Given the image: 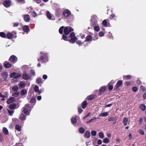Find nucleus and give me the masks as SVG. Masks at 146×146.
I'll list each match as a JSON object with an SVG mask.
<instances>
[{"mask_svg":"<svg viewBox=\"0 0 146 146\" xmlns=\"http://www.w3.org/2000/svg\"><path fill=\"white\" fill-rule=\"evenodd\" d=\"M40 58L38 60V61L44 62H47L48 61V54L41 52H40Z\"/></svg>","mask_w":146,"mask_h":146,"instance_id":"nucleus-1","label":"nucleus"},{"mask_svg":"<svg viewBox=\"0 0 146 146\" xmlns=\"http://www.w3.org/2000/svg\"><path fill=\"white\" fill-rule=\"evenodd\" d=\"M13 33L15 34V33L14 32H12V33H7L6 35L7 38L9 39H11L13 36Z\"/></svg>","mask_w":146,"mask_h":146,"instance_id":"nucleus-26","label":"nucleus"},{"mask_svg":"<svg viewBox=\"0 0 146 146\" xmlns=\"http://www.w3.org/2000/svg\"><path fill=\"white\" fill-rule=\"evenodd\" d=\"M87 103L86 101H84L82 104V107L83 109H84L86 107Z\"/></svg>","mask_w":146,"mask_h":146,"instance_id":"nucleus-33","label":"nucleus"},{"mask_svg":"<svg viewBox=\"0 0 146 146\" xmlns=\"http://www.w3.org/2000/svg\"><path fill=\"white\" fill-rule=\"evenodd\" d=\"M99 137L101 139H102L104 138V135L102 132H100L99 133Z\"/></svg>","mask_w":146,"mask_h":146,"instance_id":"nucleus-44","label":"nucleus"},{"mask_svg":"<svg viewBox=\"0 0 146 146\" xmlns=\"http://www.w3.org/2000/svg\"><path fill=\"white\" fill-rule=\"evenodd\" d=\"M16 107V105L15 103L11 104L9 107V108L11 110L14 109Z\"/></svg>","mask_w":146,"mask_h":146,"instance_id":"nucleus-24","label":"nucleus"},{"mask_svg":"<svg viewBox=\"0 0 146 146\" xmlns=\"http://www.w3.org/2000/svg\"><path fill=\"white\" fill-rule=\"evenodd\" d=\"M79 131L80 133H83L85 131V129L83 127H81L79 129Z\"/></svg>","mask_w":146,"mask_h":146,"instance_id":"nucleus-45","label":"nucleus"},{"mask_svg":"<svg viewBox=\"0 0 146 146\" xmlns=\"http://www.w3.org/2000/svg\"><path fill=\"white\" fill-rule=\"evenodd\" d=\"M102 24L104 26H107V22L106 21V20H104L102 22Z\"/></svg>","mask_w":146,"mask_h":146,"instance_id":"nucleus-55","label":"nucleus"},{"mask_svg":"<svg viewBox=\"0 0 146 146\" xmlns=\"http://www.w3.org/2000/svg\"><path fill=\"white\" fill-rule=\"evenodd\" d=\"M46 14L47 17L49 19L53 20H55V19L54 17H52L51 14L50 13L49 11H47L46 13Z\"/></svg>","mask_w":146,"mask_h":146,"instance_id":"nucleus-13","label":"nucleus"},{"mask_svg":"<svg viewBox=\"0 0 146 146\" xmlns=\"http://www.w3.org/2000/svg\"><path fill=\"white\" fill-rule=\"evenodd\" d=\"M110 17L111 19H114L115 20H116L117 17L115 16V15L112 14L110 15Z\"/></svg>","mask_w":146,"mask_h":146,"instance_id":"nucleus-46","label":"nucleus"},{"mask_svg":"<svg viewBox=\"0 0 146 146\" xmlns=\"http://www.w3.org/2000/svg\"><path fill=\"white\" fill-rule=\"evenodd\" d=\"M19 23L18 22H15L13 23V27H17L19 25Z\"/></svg>","mask_w":146,"mask_h":146,"instance_id":"nucleus-62","label":"nucleus"},{"mask_svg":"<svg viewBox=\"0 0 146 146\" xmlns=\"http://www.w3.org/2000/svg\"><path fill=\"white\" fill-rule=\"evenodd\" d=\"M140 88L143 92H145L146 91V88L144 86H141L140 87Z\"/></svg>","mask_w":146,"mask_h":146,"instance_id":"nucleus-52","label":"nucleus"},{"mask_svg":"<svg viewBox=\"0 0 146 146\" xmlns=\"http://www.w3.org/2000/svg\"><path fill=\"white\" fill-rule=\"evenodd\" d=\"M64 28V27L62 26L59 29V32L60 34H62L63 32V30Z\"/></svg>","mask_w":146,"mask_h":146,"instance_id":"nucleus-48","label":"nucleus"},{"mask_svg":"<svg viewBox=\"0 0 146 146\" xmlns=\"http://www.w3.org/2000/svg\"><path fill=\"white\" fill-rule=\"evenodd\" d=\"M32 15L34 17H35L37 16V14L34 11L32 12Z\"/></svg>","mask_w":146,"mask_h":146,"instance_id":"nucleus-58","label":"nucleus"},{"mask_svg":"<svg viewBox=\"0 0 146 146\" xmlns=\"http://www.w3.org/2000/svg\"><path fill=\"white\" fill-rule=\"evenodd\" d=\"M42 79L39 77L37 78L36 80V83L38 84L41 83L42 82Z\"/></svg>","mask_w":146,"mask_h":146,"instance_id":"nucleus-34","label":"nucleus"},{"mask_svg":"<svg viewBox=\"0 0 146 146\" xmlns=\"http://www.w3.org/2000/svg\"><path fill=\"white\" fill-rule=\"evenodd\" d=\"M96 97V96L94 94H92L88 96L87 98L89 100H91L94 99Z\"/></svg>","mask_w":146,"mask_h":146,"instance_id":"nucleus-21","label":"nucleus"},{"mask_svg":"<svg viewBox=\"0 0 146 146\" xmlns=\"http://www.w3.org/2000/svg\"><path fill=\"white\" fill-rule=\"evenodd\" d=\"M132 90L134 92H136L138 90V89L136 87H133L132 88Z\"/></svg>","mask_w":146,"mask_h":146,"instance_id":"nucleus-59","label":"nucleus"},{"mask_svg":"<svg viewBox=\"0 0 146 146\" xmlns=\"http://www.w3.org/2000/svg\"><path fill=\"white\" fill-rule=\"evenodd\" d=\"M15 100V98L13 97H11L7 101V103L8 104H10L14 101Z\"/></svg>","mask_w":146,"mask_h":146,"instance_id":"nucleus-22","label":"nucleus"},{"mask_svg":"<svg viewBox=\"0 0 146 146\" xmlns=\"http://www.w3.org/2000/svg\"><path fill=\"white\" fill-rule=\"evenodd\" d=\"M22 69L23 70V71L25 70L27 72L29 69V67L26 65H24L22 67Z\"/></svg>","mask_w":146,"mask_h":146,"instance_id":"nucleus-38","label":"nucleus"},{"mask_svg":"<svg viewBox=\"0 0 146 146\" xmlns=\"http://www.w3.org/2000/svg\"><path fill=\"white\" fill-rule=\"evenodd\" d=\"M79 117L78 116H76L74 117H73L71 119L72 123L74 125L76 123L77 120L79 119Z\"/></svg>","mask_w":146,"mask_h":146,"instance_id":"nucleus-9","label":"nucleus"},{"mask_svg":"<svg viewBox=\"0 0 146 146\" xmlns=\"http://www.w3.org/2000/svg\"><path fill=\"white\" fill-rule=\"evenodd\" d=\"M23 112L24 113L26 114V115H29L30 114V111L29 110L25 107H23Z\"/></svg>","mask_w":146,"mask_h":146,"instance_id":"nucleus-15","label":"nucleus"},{"mask_svg":"<svg viewBox=\"0 0 146 146\" xmlns=\"http://www.w3.org/2000/svg\"><path fill=\"white\" fill-rule=\"evenodd\" d=\"M74 29L72 27H66L64 30V34L66 35H68L70 33L73 31Z\"/></svg>","mask_w":146,"mask_h":146,"instance_id":"nucleus-3","label":"nucleus"},{"mask_svg":"<svg viewBox=\"0 0 146 146\" xmlns=\"http://www.w3.org/2000/svg\"><path fill=\"white\" fill-rule=\"evenodd\" d=\"M47 75L44 74L43 75L42 78L44 80H46L47 78Z\"/></svg>","mask_w":146,"mask_h":146,"instance_id":"nucleus-64","label":"nucleus"},{"mask_svg":"<svg viewBox=\"0 0 146 146\" xmlns=\"http://www.w3.org/2000/svg\"><path fill=\"white\" fill-rule=\"evenodd\" d=\"M122 81L119 80L116 83V86L114 88L115 89H117L121 85H122Z\"/></svg>","mask_w":146,"mask_h":146,"instance_id":"nucleus-18","label":"nucleus"},{"mask_svg":"<svg viewBox=\"0 0 146 146\" xmlns=\"http://www.w3.org/2000/svg\"><path fill=\"white\" fill-rule=\"evenodd\" d=\"M91 134L93 136H95L97 134V132L96 131H91Z\"/></svg>","mask_w":146,"mask_h":146,"instance_id":"nucleus-53","label":"nucleus"},{"mask_svg":"<svg viewBox=\"0 0 146 146\" xmlns=\"http://www.w3.org/2000/svg\"><path fill=\"white\" fill-rule=\"evenodd\" d=\"M139 133L142 135H143L144 134V132L143 130L142 129H140L139 131Z\"/></svg>","mask_w":146,"mask_h":146,"instance_id":"nucleus-57","label":"nucleus"},{"mask_svg":"<svg viewBox=\"0 0 146 146\" xmlns=\"http://www.w3.org/2000/svg\"><path fill=\"white\" fill-rule=\"evenodd\" d=\"M0 36L4 38L6 37V35L4 33L1 32L0 33Z\"/></svg>","mask_w":146,"mask_h":146,"instance_id":"nucleus-51","label":"nucleus"},{"mask_svg":"<svg viewBox=\"0 0 146 146\" xmlns=\"http://www.w3.org/2000/svg\"><path fill=\"white\" fill-rule=\"evenodd\" d=\"M18 89L19 88L17 86H15L13 88L12 90L14 92H19L18 91Z\"/></svg>","mask_w":146,"mask_h":146,"instance_id":"nucleus-37","label":"nucleus"},{"mask_svg":"<svg viewBox=\"0 0 146 146\" xmlns=\"http://www.w3.org/2000/svg\"><path fill=\"white\" fill-rule=\"evenodd\" d=\"M90 136V133L89 131H86L85 133L84 134V136L85 138H89Z\"/></svg>","mask_w":146,"mask_h":146,"instance_id":"nucleus-23","label":"nucleus"},{"mask_svg":"<svg viewBox=\"0 0 146 146\" xmlns=\"http://www.w3.org/2000/svg\"><path fill=\"white\" fill-rule=\"evenodd\" d=\"M19 94V92H13L12 94V96L15 97H18Z\"/></svg>","mask_w":146,"mask_h":146,"instance_id":"nucleus-35","label":"nucleus"},{"mask_svg":"<svg viewBox=\"0 0 146 146\" xmlns=\"http://www.w3.org/2000/svg\"><path fill=\"white\" fill-rule=\"evenodd\" d=\"M23 74L22 76V78L25 80H27L31 78V76L26 71L24 70L23 71Z\"/></svg>","mask_w":146,"mask_h":146,"instance_id":"nucleus-5","label":"nucleus"},{"mask_svg":"<svg viewBox=\"0 0 146 146\" xmlns=\"http://www.w3.org/2000/svg\"><path fill=\"white\" fill-rule=\"evenodd\" d=\"M123 78L124 79H129L131 78V76L129 75L124 76Z\"/></svg>","mask_w":146,"mask_h":146,"instance_id":"nucleus-42","label":"nucleus"},{"mask_svg":"<svg viewBox=\"0 0 146 146\" xmlns=\"http://www.w3.org/2000/svg\"><path fill=\"white\" fill-rule=\"evenodd\" d=\"M106 88L105 86H101L99 90L98 94L99 95H102L106 90Z\"/></svg>","mask_w":146,"mask_h":146,"instance_id":"nucleus-8","label":"nucleus"},{"mask_svg":"<svg viewBox=\"0 0 146 146\" xmlns=\"http://www.w3.org/2000/svg\"><path fill=\"white\" fill-rule=\"evenodd\" d=\"M3 131L5 135H7L8 133V130L6 127H4L3 128Z\"/></svg>","mask_w":146,"mask_h":146,"instance_id":"nucleus-28","label":"nucleus"},{"mask_svg":"<svg viewBox=\"0 0 146 146\" xmlns=\"http://www.w3.org/2000/svg\"><path fill=\"white\" fill-rule=\"evenodd\" d=\"M11 2L10 0H6L3 2V4L4 6L6 7H9L10 5Z\"/></svg>","mask_w":146,"mask_h":146,"instance_id":"nucleus-10","label":"nucleus"},{"mask_svg":"<svg viewBox=\"0 0 146 146\" xmlns=\"http://www.w3.org/2000/svg\"><path fill=\"white\" fill-rule=\"evenodd\" d=\"M25 106L28 108L29 109V110H30V111H31L32 108L31 106L30 105V104H26L25 105Z\"/></svg>","mask_w":146,"mask_h":146,"instance_id":"nucleus-54","label":"nucleus"},{"mask_svg":"<svg viewBox=\"0 0 146 146\" xmlns=\"http://www.w3.org/2000/svg\"><path fill=\"white\" fill-rule=\"evenodd\" d=\"M108 120L109 121L117 120V118L116 117H111L108 119Z\"/></svg>","mask_w":146,"mask_h":146,"instance_id":"nucleus-40","label":"nucleus"},{"mask_svg":"<svg viewBox=\"0 0 146 146\" xmlns=\"http://www.w3.org/2000/svg\"><path fill=\"white\" fill-rule=\"evenodd\" d=\"M140 108L143 111H144L146 109V107L144 104L141 105L140 106Z\"/></svg>","mask_w":146,"mask_h":146,"instance_id":"nucleus-39","label":"nucleus"},{"mask_svg":"<svg viewBox=\"0 0 146 146\" xmlns=\"http://www.w3.org/2000/svg\"><path fill=\"white\" fill-rule=\"evenodd\" d=\"M96 25H97L93 27H94V30L97 32H98L100 30V29L99 26Z\"/></svg>","mask_w":146,"mask_h":146,"instance_id":"nucleus-41","label":"nucleus"},{"mask_svg":"<svg viewBox=\"0 0 146 146\" xmlns=\"http://www.w3.org/2000/svg\"><path fill=\"white\" fill-rule=\"evenodd\" d=\"M99 35L100 37H102L104 36V33L103 32L100 31L99 33Z\"/></svg>","mask_w":146,"mask_h":146,"instance_id":"nucleus-60","label":"nucleus"},{"mask_svg":"<svg viewBox=\"0 0 146 146\" xmlns=\"http://www.w3.org/2000/svg\"><path fill=\"white\" fill-rule=\"evenodd\" d=\"M36 100L34 98L31 99L30 101V102L31 103H33L35 102Z\"/></svg>","mask_w":146,"mask_h":146,"instance_id":"nucleus-63","label":"nucleus"},{"mask_svg":"<svg viewBox=\"0 0 146 146\" xmlns=\"http://www.w3.org/2000/svg\"><path fill=\"white\" fill-rule=\"evenodd\" d=\"M7 110L9 115L11 116H12L14 112V111L13 110H10L9 109H8Z\"/></svg>","mask_w":146,"mask_h":146,"instance_id":"nucleus-49","label":"nucleus"},{"mask_svg":"<svg viewBox=\"0 0 146 146\" xmlns=\"http://www.w3.org/2000/svg\"><path fill=\"white\" fill-rule=\"evenodd\" d=\"M9 60L11 62L15 63L17 61V57L15 55H12L10 57Z\"/></svg>","mask_w":146,"mask_h":146,"instance_id":"nucleus-11","label":"nucleus"},{"mask_svg":"<svg viewBox=\"0 0 146 146\" xmlns=\"http://www.w3.org/2000/svg\"><path fill=\"white\" fill-rule=\"evenodd\" d=\"M23 30L25 32L28 31L29 30V28L28 26L25 25L23 27Z\"/></svg>","mask_w":146,"mask_h":146,"instance_id":"nucleus-25","label":"nucleus"},{"mask_svg":"<svg viewBox=\"0 0 146 146\" xmlns=\"http://www.w3.org/2000/svg\"><path fill=\"white\" fill-rule=\"evenodd\" d=\"M19 119L21 120H25L26 119V116L23 114H21L19 117Z\"/></svg>","mask_w":146,"mask_h":146,"instance_id":"nucleus-31","label":"nucleus"},{"mask_svg":"<svg viewBox=\"0 0 146 146\" xmlns=\"http://www.w3.org/2000/svg\"><path fill=\"white\" fill-rule=\"evenodd\" d=\"M23 18L25 21L27 22H29L31 20L29 15H28L26 14L24 15H23Z\"/></svg>","mask_w":146,"mask_h":146,"instance_id":"nucleus-12","label":"nucleus"},{"mask_svg":"<svg viewBox=\"0 0 146 146\" xmlns=\"http://www.w3.org/2000/svg\"><path fill=\"white\" fill-rule=\"evenodd\" d=\"M62 11L61 9H57L56 11V15L57 16H60L62 13Z\"/></svg>","mask_w":146,"mask_h":146,"instance_id":"nucleus-20","label":"nucleus"},{"mask_svg":"<svg viewBox=\"0 0 146 146\" xmlns=\"http://www.w3.org/2000/svg\"><path fill=\"white\" fill-rule=\"evenodd\" d=\"M128 121V118L125 117L123 121V124L125 126L127 125V122Z\"/></svg>","mask_w":146,"mask_h":146,"instance_id":"nucleus-32","label":"nucleus"},{"mask_svg":"<svg viewBox=\"0 0 146 146\" xmlns=\"http://www.w3.org/2000/svg\"><path fill=\"white\" fill-rule=\"evenodd\" d=\"M31 74L33 76H35V71L33 70H31Z\"/></svg>","mask_w":146,"mask_h":146,"instance_id":"nucleus-61","label":"nucleus"},{"mask_svg":"<svg viewBox=\"0 0 146 146\" xmlns=\"http://www.w3.org/2000/svg\"><path fill=\"white\" fill-rule=\"evenodd\" d=\"M21 76L20 73L13 72L10 75V77L11 78H20Z\"/></svg>","mask_w":146,"mask_h":146,"instance_id":"nucleus-6","label":"nucleus"},{"mask_svg":"<svg viewBox=\"0 0 146 146\" xmlns=\"http://www.w3.org/2000/svg\"><path fill=\"white\" fill-rule=\"evenodd\" d=\"M108 86L109 89L110 90H112L113 88V86L110 84V83L108 84Z\"/></svg>","mask_w":146,"mask_h":146,"instance_id":"nucleus-50","label":"nucleus"},{"mask_svg":"<svg viewBox=\"0 0 146 146\" xmlns=\"http://www.w3.org/2000/svg\"><path fill=\"white\" fill-rule=\"evenodd\" d=\"M108 115L109 113H108L107 112H106L101 113L100 115V116L101 117H106Z\"/></svg>","mask_w":146,"mask_h":146,"instance_id":"nucleus-30","label":"nucleus"},{"mask_svg":"<svg viewBox=\"0 0 146 146\" xmlns=\"http://www.w3.org/2000/svg\"><path fill=\"white\" fill-rule=\"evenodd\" d=\"M2 76L3 78L5 80L7 79V73L6 72H4L2 74Z\"/></svg>","mask_w":146,"mask_h":146,"instance_id":"nucleus-36","label":"nucleus"},{"mask_svg":"<svg viewBox=\"0 0 146 146\" xmlns=\"http://www.w3.org/2000/svg\"><path fill=\"white\" fill-rule=\"evenodd\" d=\"M63 14L64 17H67L71 15V12L68 9H66L63 12Z\"/></svg>","mask_w":146,"mask_h":146,"instance_id":"nucleus-7","label":"nucleus"},{"mask_svg":"<svg viewBox=\"0 0 146 146\" xmlns=\"http://www.w3.org/2000/svg\"><path fill=\"white\" fill-rule=\"evenodd\" d=\"M70 37L71 39L69 40L70 42L74 43L77 39V38L75 36V35L73 32L71 33L70 34Z\"/></svg>","mask_w":146,"mask_h":146,"instance_id":"nucleus-4","label":"nucleus"},{"mask_svg":"<svg viewBox=\"0 0 146 146\" xmlns=\"http://www.w3.org/2000/svg\"><path fill=\"white\" fill-rule=\"evenodd\" d=\"M62 38L65 40H68L67 37L65 35H63L62 36Z\"/></svg>","mask_w":146,"mask_h":146,"instance_id":"nucleus-56","label":"nucleus"},{"mask_svg":"<svg viewBox=\"0 0 146 146\" xmlns=\"http://www.w3.org/2000/svg\"><path fill=\"white\" fill-rule=\"evenodd\" d=\"M4 66L6 68H10L12 66V64L9 63L8 62L6 61L4 62Z\"/></svg>","mask_w":146,"mask_h":146,"instance_id":"nucleus-14","label":"nucleus"},{"mask_svg":"<svg viewBox=\"0 0 146 146\" xmlns=\"http://www.w3.org/2000/svg\"><path fill=\"white\" fill-rule=\"evenodd\" d=\"M34 89L35 92H37L38 95H40L41 93V91L39 90L38 86L36 85L34 87Z\"/></svg>","mask_w":146,"mask_h":146,"instance_id":"nucleus-17","label":"nucleus"},{"mask_svg":"<svg viewBox=\"0 0 146 146\" xmlns=\"http://www.w3.org/2000/svg\"><path fill=\"white\" fill-rule=\"evenodd\" d=\"M92 36L90 35L87 36L86 37V40L84 42H91L92 40Z\"/></svg>","mask_w":146,"mask_h":146,"instance_id":"nucleus-19","label":"nucleus"},{"mask_svg":"<svg viewBox=\"0 0 146 146\" xmlns=\"http://www.w3.org/2000/svg\"><path fill=\"white\" fill-rule=\"evenodd\" d=\"M15 129L19 133H18V134H19L21 133V126L18 124H17L15 126Z\"/></svg>","mask_w":146,"mask_h":146,"instance_id":"nucleus-16","label":"nucleus"},{"mask_svg":"<svg viewBox=\"0 0 146 146\" xmlns=\"http://www.w3.org/2000/svg\"><path fill=\"white\" fill-rule=\"evenodd\" d=\"M25 84L23 81L19 83V86L20 88H22L25 87Z\"/></svg>","mask_w":146,"mask_h":146,"instance_id":"nucleus-29","label":"nucleus"},{"mask_svg":"<svg viewBox=\"0 0 146 146\" xmlns=\"http://www.w3.org/2000/svg\"><path fill=\"white\" fill-rule=\"evenodd\" d=\"M77 44L79 46L82 45V44L84 43L82 42L80 40H77L76 42Z\"/></svg>","mask_w":146,"mask_h":146,"instance_id":"nucleus-47","label":"nucleus"},{"mask_svg":"<svg viewBox=\"0 0 146 146\" xmlns=\"http://www.w3.org/2000/svg\"><path fill=\"white\" fill-rule=\"evenodd\" d=\"M103 141L104 143H108L109 142L110 140L108 138H106L103 139Z\"/></svg>","mask_w":146,"mask_h":146,"instance_id":"nucleus-43","label":"nucleus"},{"mask_svg":"<svg viewBox=\"0 0 146 146\" xmlns=\"http://www.w3.org/2000/svg\"><path fill=\"white\" fill-rule=\"evenodd\" d=\"M98 19V17L96 15H94L92 16L91 17V25L92 26L96 25Z\"/></svg>","mask_w":146,"mask_h":146,"instance_id":"nucleus-2","label":"nucleus"},{"mask_svg":"<svg viewBox=\"0 0 146 146\" xmlns=\"http://www.w3.org/2000/svg\"><path fill=\"white\" fill-rule=\"evenodd\" d=\"M27 91L26 90L23 89L21 90L20 94L22 96H23L26 94H27Z\"/></svg>","mask_w":146,"mask_h":146,"instance_id":"nucleus-27","label":"nucleus"}]
</instances>
